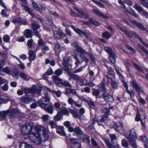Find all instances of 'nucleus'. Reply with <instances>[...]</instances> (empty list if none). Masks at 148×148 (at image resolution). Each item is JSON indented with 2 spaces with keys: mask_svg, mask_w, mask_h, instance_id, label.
<instances>
[{
  "mask_svg": "<svg viewBox=\"0 0 148 148\" xmlns=\"http://www.w3.org/2000/svg\"><path fill=\"white\" fill-rule=\"evenodd\" d=\"M118 28L122 32L124 33L128 37L131 38L133 35L135 38H137L138 40L141 42L142 44L145 47L148 49V43L144 41L142 38L140 37L138 35L135 33L132 34L128 30L125 29L120 26H118Z\"/></svg>",
  "mask_w": 148,
  "mask_h": 148,
  "instance_id": "1",
  "label": "nucleus"
},
{
  "mask_svg": "<svg viewBox=\"0 0 148 148\" xmlns=\"http://www.w3.org/2000/svg\"><path fill=\"white\" fill-rule=\"evenodd\" d=\"M33 124L31 122L25 123L22 126L21 130V133L24 135H27L33 133Z\"/></svg>",
  "mask_w": 148,
  "mask_h": 148,
  "instance_id": "2",
  "label": "nucleus"
},
{
  "mask_svg": "<svg viewBox=\"0 0 148 148\" xmlns=\"http://www.w3.org/2000/svg\"><path fill=\"white\" fill-rule=\"evenodd\" d=\"M52 78L53 82L59 87H62L63 86L69 88L72 87V85L68 81L65 80L63 82L62 79L56 76H53Z\"/></svg>",
  "mask_w": 148,
  "mask_h": 148,
  "instance_id": "3",
  "label": "nucleus"
},
{
  "mask_svg": "<svg viewBox=\"0 0 148 148\" xmlns=\"http://www.w3.org/2000/svg\"><path fill=\"white\" fill-rule=\"evenodd\" d=\"M133 87L135 88L136 90L138 92L139 94L140 98L139 99V101L141 105H144L146 103V101L144 99L140 97V93H142L143 92V91L142 89V88L140 87L137 83L133 81L131 82Z\"/></svg>",
  "mask_w": 148,
  "mask_h": 148,
  "instance_id": "4",
  "label": "nucleus"
},
{
  "mask_svg": "<svg viewBox=\"0 0 148 148\" xmlns=\"http://www.w3.org/2000/svg\"><path fill=\"white\" fill-rule=\"evenodd\" d=\"M45 95V97L40 99L38 102L40 106L43 108H45L50 103V98L48 94L46 92Z\"/></svg>",
  "mask_w": 148,
  "mask_h": 148,
  "instance_id": "5",
  "label": "nucleus"
},
{
  "mask_svg": "<svg viewBox=\"0 0 148 148\" xmlns=\"http://www.w3.org/2000/svg\"><path fill=\"white\" fill-rule=\"evenodd\" d=\"M23 90L24 92L27 94L29 93H39L41 91V90L40 88L36 87L34 85L30 88H24Z\"/></svg>",
  "mask_w": 148,
  "mask_h": 148,
  "instance_id": "6",
  "label": "nucleus"
},
{
  "mask_svg": "<svg viewBox=\"0 0 148 148\" xmlns=\"http://www.w3.org/2000/svg\"><path fill=\"white\" fill-rule=\"evenodd\" d=\"M70 130V132H73L77 136L82 135L84 134L83 130L79 126H76L74 128L73 127H71Z\"/></svg>",
  "mask_w": 148,
  "mask_h": 148,
  "instance_id": "7",
  "label": "nucleus"
},
{
  "mask_svg": "<svg viewBox=\"0 0 148 148\" xmlns=\"http://www.w3.org/2000/svg\"><path fill=\"white\" fill-rule=\"evenodd\" d=\"M103 99L107 102L112 103L114 101L113 96L106 92L103 93Z\"/></svg>",
  "mask_w": 148,
  "mask_h": 148,
  "instance_id": "8",
  "label": "nucleus"
},
{
  "mask_svg": "<svg viewBox=\"0 0 148 148\" xmlns=\"http://www.w3.org/2000/svg\"><path fill=\"white\" fill-rule=\"evenodd\" d=\"M32 142L34 143L37 145H40L42 142V139L40 136L38 134H36L32 138H31Z\"/></svg>",
  "mask_w": 148,
  "mask_h": 148,
  "instance_id": "9",
  "label": "nucleus"
},
{
  "mask_svg": "<svg viewBox=\"0 0 148 148\" xmlns=\"http://www.w3.org/2000/svg\"><path fill=\"white\" fill-rule=\"evenodd\" d=\"M139 12H142L143 15L145 16L146 18L148 17V13L145 11L141 6L138 5L137 4L135 3L133 6Z\"/></svg>",
  "mask_w": 148,
  "mask_h": 148,
  "instance_id": "10",
  "label": "nucleus"
},
{
  "mask_svg": "<svg viewBox=\"0 0 148 148\" xmlns=\"http://www.w3.org/2000/svg\"><path fill=\"white\" fill-rule=\"evenodd\" d=\"M71 45L75 48V50L77 52L80 53L82 54H85L86 53H87V52L80 47L77 42L73 43H72Z\"/></svg>",
  "mask_w": 148,
  "mask_h": 148,
  "instance_id": "11",
  "label": "nucleus"
},
{
  "mask_svg": "<svg viewBox=\"0 0 148 148\" xmlns=\"http://www.w3.org/2000/svg\"><path fill=\"white\" fill-rule=\"evenodd\" d=\"M54 36L55 38L58 39H61L62 36H66V35L61 30L58 29L54 32Z\"/></svg>",
  "mask_w": 148,
  "mask_h": 148,
  "instance_id": "12",
  "label": "nucleus"
},
{
  "mask_svg": "<svg viewBox=\"0 0 148 148\" xmlns=\"http://www.w3.org/2000/svg\"><path fill=\"white\" fill-rule=\"evenodd\" d=\"M93 13L96 15L99 16L103 18L106 19L109 18V16L101 12L98 9H93Z\"/></svg>",
  "mask_w": 148,
  "mask_h": 148,
  "instance_id": "13",
  "label": "nucleus"
},
{
  "mask_svg": "<svg viewBox=\"0 0 148 148\" xmlns=\"http://www.w3.org/2000/svg\"><path fill=\"white\" fill-rule=\"evenodd\" d=\"M132 23L137 28L141 30H145L147 29L141 23L136 21L134 20H131Z\"/></svg>",
  "mask_w": 148,
  "mask_h": 148,
  "instance_id": "14",
  "label": "nucleus"
},
{
  "mask_svg": "<svg viewBox=\"0 0 148 148\" xmlns=\"http://www.w3.org/2000/svg\"><path fill=\"white\" fill-rule=\"evenodd\" d=\"M106 62L104 63V65L107 68L109 73L110 75L114 76L115 75V73L114 69L109 65L108 64L109 63L108 61H106Z\"/></svg>",
  "mask_w": 148,
  "mask_h": 148,
  "instance_id": "15",
  "label": "nucleus"
},
{
  "mask_svg": "<svg viewBox=\"0 0 148 148\" xmlns=\"http://www.w3.org/2000/svg\"><path fill=\"white\" fill-rule=\"evenodd\" d=\"M69 111L70 112L75 118H80L81 116L78 113V110L76 108H74V109H69Z\"/></svg>",
  "mask_w": 148,
  "mask_h": 148,
  "instance_id": "16",
  "label": "nucleus"
},
{
  "mask_svg": "<svg viewBox=\"0 0 148 148\" xmlns=\"http://www.w3.org/2000/svg\"><path fill=\"white\" fill-rule=\"evenodd\" d=\"M36 52H34L33 50H30L29 51L28 59L30 61H34L36 59Z\"/></svg>",
  "mask_w": 148,
  "mask_h": 148,
  "instance_id": "17",
  "label": "nucleus"
},
{
  "mask_svg": "<svg viewBox=\"0 0 148 148\" xmlns=\"http://www.w3.org/2000/svg\"><path fill=\"white\" fill-rule=\"evenodd\" d=\"M109 118L107 115H103L101 116V119L98 121V125H99L103 126L102 123H107V121L109 120Z\"/></svg>",
  "mask_w": 148,
  "mask_h": 148,
  "instance_id": "18",
  "label": "nucleus"
},
{
  "mask_svg": "<svg viewBox=\"0 0 148 148\" xmlns=\"http://www.w3.org/2000/svg\"><path fill=\"white\" fill-rule=\"evenodd\" d=\"M74 9L77 11L79 14H77V15L80 18H82L84 17L88 18L89 17V16L88 14L85 13L84 12L80 11L79 9L76 8H74Z\"/></svg>",
  "mask_w": 148,
  "mask_h": 148,
  "instance_id": "19",
  "label": "nucleus"
},
{
  "mask_svg": "<svg viewBox=\"0 0 148 148\" xmlns=\"http://www.w3.org/2000/svg\"><path fill=\"white\" fill-rule=\"evenodd\" d=\"M113 126L116 131L119 132L120 130H122L123 124L121 123H113Z\"/></svg>",
  "mask_w": 148,
  "mask_h": 148,
  "instance_id": "20",
  "label": "nucleus"
},
{
  "mask_svg": "<svg viewBox=\"0 0 148 148\" xmlns=\"http://www.w3.org/2000/svg\"><path fill=\"white\" fill-rule=\"evenodd\" d=\"M70 26L76 32L79 34L80 36H82V35H83L84 36L86 35V33L85 31H83L79 29H77L73 25H71Z\"/></svg>",
  "mask_w": 148,
  "mask_h": 148,
  "instance_id": "21",
  "label": "nucleus"
},
{
  "mask_svg": "<svg viewBox=\"0 0 148 148\" xmlns=\"http://www.w3.org/2000/svg\"><path fill=\"white\" fill-rule=\"evenodd\" d=\"M108 79L110 80L111 86L113 88L117 89L118 88V83L115 81L114 78L108 77Z\"/></svg>",
  "mask_w": 148,
  "mask_h": 148,
  "instance_id": "22",
  "label": "nucleus"
},
{
  "mask_svg": "<svg viewBox=\"0 0 148 148\" xmlns=\"http://www.w3.org/2000/svg\"><path fill=\"white\" fill-rule=\"evenodd\" d=\"M137 137V134L134 128L132 129L130 131V135L127 137V138L133 139L136 138Z\"/></svg>",
  "mask_w": 148,
  "mask_h": 148,
  "instance_id": "23",
  "label": "nucleus"
},
{
  "mask_svg": "<svg viewBox=\"0 0 148 148\" xmlns=\"http://www.w3.org/2000/svg\"><path fill=\"white\" fill-rule=\"evenodd\" d=\"M6 111L7 114H8V116L11 118L14 117L15 116V114L17 112L16 110L14 109L8 110H6Z\"/></svg>",
  "mask_w": 148,
  "mask_h": 148,
  "instance_id": "24",
  "label": "nucleus"
},
{
  "mask_svg": "<svg viewBox=\"0 0 148 148\" xmlns=\"http://www.w3.org/2000/svg\"><path fill=\"white\" fill-rule=\"evenodd\" d=\"M21 101L25 103H28L32 100V98L30 97L23 96L20 98Z\"/></svg>",
  "mask_w": 148,
  "mask_h": 148,
  "instance_id": "25",
  "label": "nucleus"
},
{
  "mask_svg": "<svg viewBox=\"0 0 148 148\" xmlns=\"http://www.w3.org/2000/svg\"><path fill=\"white\" fill-rule=\"evenodd\" d=\"M57 132L63 136H65L66 135L64 130V127L62 126H58L57 128Z\"/></svg>",
  "mask_w": 148,
  "mask_h": 148,
  "instance_id": "26",
  "label": "nucleus"
},
{
  "mask_svg": "<svg viewBox=\"0 0 148 148\" xmlns=\"http://www.w3.org/2000/svg\"><path fill=\"white\" fill-rule=\"evenodd\" d=\"M68 75L70 77L74 80L77 81H79L80 78V77L79 75L73 73L71 72H69L68 73Z\"/></svg>",
  "mask_w": 148,
  "mask_h": 148,
  "instance_id": "27",
  "label": "nucleus"
},
{
  "mask_svg": "<svg viewBox=\"0 0 148 148\" xmlns=\"http://www.w3.org/2000/svg\"><path fill=\"white\" fill-rule=\"evenodd\" d=\"M32 32L31 30L27 29L25 30L24 32V36L27 38H32Z\"/></svg>",
  "mask_w": 148,
  "mask_h": 148,
  "instance_id": "28",
  "label": "nucleus"
},
{
  "mask_svg": "<svg viewBox=\"0 0 148 148\" xmlns=\"http://www.w3.org/2000/svg\"><path fill=\"white\" fill-rule=\"evenodd\" d=\"M21 5L23 7L24 9L25 10L26 12H28V13L31 16L33 17L34 16V14L32 12V10L30 8L26 5Z\"/></svg>",
  "mask_w": 148,
  "mask_h": 148,
  "instance_id": "29",
  "label": "nucleus"
},
{
  "mask_svg": "<svg viewBox=\"0 0 148 148\" xmlns=\"http://www.w3.org/2000/svg\"><path fill=\"white\" fill-rule=\"evenodd\" d=\"M99 88L100 90L104 92H106V89L105 87V79L104 78L103 81L101 82Z\"/></svg>",
  "mask_w": 148,
  "mask_h": 148,
  "instance_id": "30",
  "label": "nucleus"
},
{
  "mask_svg": "<svg viewBox=\"0 0 148 148\" xmlns=\"http://www.w3.org/2000/svg\"><path fill=\"white\" fill-rule=\"evenodd\" d=\"M105 141L106 145L108 148H120L119 145L118 144H117L113 147L112 144L108 140H106Z\"/></svg>",
  "mask_w": 148,
  "mask_h": 148,
  "instance_id": "31",
  "label": "nucleus"
},
{
  "mask_svg": "<svg viewBox=\"0 0 148 148\" xmlns=\"http://www.w3.org/2000/svg\"><path fill=\"white\" fill-rule=\"evenodd\" d=\"M54 108L53 106L49 105L47 108H44L45 110L47 112L50 114H52L53 112V110Z\"/></svg>",
  "mask_w": 148,
  "mask_h": 148,
  "instance_id": "32",
  "label": "nucleus"
},
{
  "mask_svg": "<svg viewBox=\"0 0 148 148\" xmlns=\"http://www.w3.org/2000/svg\"><path fill=\"white\" fill-rule=\"evenodd\" d=\"M19 146L20 148H33L30 145L24 142L21 143Z\"/></svg>",
  "mask_w": 148,
  "mask_h": 148,
  "instance_id": "33",
  "label": "nucleus"
},
{
  "mask_svg": "<svg viewBox=\"0 0 148 148\" xmlns=\"http://www.w3.org/2000/svg\"><path fill=\"white\" fill-rule=\"evenodd\" d=\"M125 10L131 15L135 16L138 19L139 18V16L138 15L136 14L133 10H129L127 8L126 9H125Z\"/></svg>",
  "mask_w": 148,
  "mask_h": 148,
  "instance_id": "34",
  "label": "nucleus"
},
{
  "mask_svg": "<svg viewBox=\"0 0 148 148\" xmlns=\"http://www.w3.org/2000/svg\"><path fill=\"white\" fill-rule=\"evenodd\" d=\"M27 45L29 48L30 49L33 48L34 46V42L32 39L29 40L27 42Z\"/></svg>",
  "mask_w": 148,
  "mask_h": 148,
  "instance_id": "35",
  "label": "nucleus"
},
{
  "mask_svg": "<svg viewBox=\"0 0 148 148\" xmlns=\"http://www.w3.org/2000/svg\"><path fill=\"white\" fill-rule=\"evenodd\" d=\"M74 59H75L76 61L75 63V64L76 65L75 68L79 66V64L82 63V61L79 59L77 55H76L74 56Z\"/></svg>",
  "mask_w": 148,
  "mask_h": 148,
  "instance_id": "36",
  "label": "nucleus"
},
{
  "mask_svg": "<svg viewBox=\"0 0 148 148\" xmlns=\"http://www.w3.org/2000/svg\"><path fill=\"white\" fill-rule=\"evenodd\" d=\"M109 58L111 62L114 64L116 62V58L115 53H113L112 54L110 55Z\"/></svg>",
  "mask_w": 148,
  "mask_h": 148,
  "instance_id": "37",
  "label": "nucleus"
},
{
  "mask_svg": "<svg viewBox=\"0 0 148 148\" xmlns=\"http://www.w3.org/2000/svg\"><path fill=\"white\" fill-rule=\"evenodd\" d=\"M80 60H81L82 62L84 61H85L86 62V64L85 66H86L89 61L88 58L87 57H85V56L82 55V54L80 55Z\"/></svg>",
  "mask_w": 148,
  "mask_h": 148,
  "instance_id": "38",
  "label": "nucleus"
},
{
  "mask_svg": "<svg viewBox=\"0 0 148 148\" xmlns=\"http://www.w3.org/2000/svg\"><path fill=\"white\" fill-rule=\"evenodd\" d=\"M7 115V112L6 111L0 112V121L5 119Z\"/></svg>",
  "mask_w": 148,
  "mask_h": 148,
  "instance_id": "39",
  "label": "nucleus"
},
{
  "mask_svg": "<svg viewBox=\"0 0 148 148\" xmlns=\"http://www.w3.org/2000/svg\"><path fill=\"white\" fill-rule=\"evenodd\" d=\"M89 21L91 24L96 26H99L100 25V23L98 21L91 18H89Z\"/></svg>",
  "mask_w": 148,
  "mask_h": 148,
  "instance_id": "40",
  "label": "nucleus"
},
{
  "mask_svg": "<svg viewBox=\"0 0 148 148\" xmlns=\"http://www.w3.org/2000/svg\"><path fill=\"white\" fill-rule=\"evenodd\" d=\"M19 75L24 80L28 81L29 79V77L24 72L21 73Z\"/></svg>",
  "mask_w": 148,
  "mask_h": 148,
  "instance_id": "41",
  "label": "nucleus"
},
{
  "mask_svg": "<svg viewBox=\"0 0 148 148\" xmlns=\"http://www.w3.org/2000/svg\"><path fill=\"white\" fill-rule=\"evenodd\" d=\"M142 141L143 142L144 144V146L145 148H148V146L147 143L148 142V140L146 136H142L140 137Z\"/></svg>",
  "mask_w": 148,
  "mask_h": 148,
  "instance_id": "42",
  "label": "nucleus"
},
{
  "mask_svg": "<svg viewBox=\"0 0 148 148\" xmlns=\"http://www.w3.org/2000/svg\"><path fill=\"white\" fill-rule=\"evenodd\" d=\"M129 142L133 148H137V146L135 141V139H128Z\"/></svg>",
  "mask_w": 148,
  "mask_h": 148,
  "instance_id": "43",
  "label": "nucleus"
},
{
  "mask_svg": "<svg viewBox=\"0 0 148 148\" xmlns=\"http://www.w3.org/2000/svg\"><path fill=\"white\" fill-rule=\"evenodd\" d=\"M140 3L148 9V0H139Z\"/></svg>",
  "mask_w": 148,
  "mask_h": 148,
  "instance_id": "44",
  "label": "nucleus"
},
{
  "mask_svg": "<svg viewBox=\"0 0 148 148\" xmlns=\"http://www.w3.org/2000/svg\"><path fill=\"white\" fill-rule=\"evenodd\" d=\"M79 84L81 86H86L87 85V80L86 79L80 78L79 80Z\"/></svg>",
  "mask_w": 148,
  "mask_h": 148,
  "instance_id": "45",
  "label": "nucleus"
},
{
  "mask_svg": "<svg viewBox=\"0 0 148 148\" xmlns=\"http://www.w3.org/2000/svg\"><path fill=\"white\" fill-rule=\"evenodd\" d=\"M45 64H50L51 66H54L55 64V62L54 60H50L48 59H46L45 60Z\"/></svg>",
  "mask_w": 148,
  "mask_h": 148,
  "instance_id": "46",
  "label": "nucleus"
},
{
  "mask_svg": "<svg viewBox=\"0 0 148 148\" xmlns=\"http://www.w3.org/2000/svg\"><path fill=\"white\" fill-rule=\"evenodd\" d=\"M102 36L107 39H109L111 35L110 33L107 31L104 32L102 33Z\"/></svg>",
  "mask_w": 148,
  "mask_h": 148,
  "instance_id": "47",
  "label": "nucleus"
},
{
  "mask_svg": "<svg viewBox=\"0 0 148 148\" xmlns=\"http://www.w3.org/2000/svg\"><path fill=\"white\" fill-rule=\"evenodd\" d=\"M10 68L8 66H5L2 70V71L3 72L9 75L10 74Z\"/></svg>",
  "mask_w": 148,
  "mask_h": 148,
  "instance_id": "48",
  "label": "nucleus"
},
{
  "mask_svg": "<svg viewBox=\"0 0 148 148\" xmlns=\"http://www.w3.org/2000/svg\"><path fill=\"white\" fill-rule=\"evenodd\" d=\"M133 65L134 66V67L136 68V69L138 70L139 71L142 73H143V69L138 64L134 62L133 63Z\"/></svg>",
  "mask_w": 148,
  "mask_h": 148,
  "instance_id": "49",
  "label": "nucleus"
},
{
  "mask_svg": "<svg viewBox=\"0 0 148 148\" xmlns=\"http://www.w3.org/2000/svg\"><path fill=\"white\" fill-rule=\"evenodd\" d=\"M105 50L109 54V56L112 54L113 53H114L112 51V49L110 47H105Z\"/></svg>",
  "mask_w": 148,
  "mask_h": 148,
  "instance_id": "50",
  "label": "nucleus"
},
{
  "mask_svg": "<svg viewBox=\"0 0 148 148\" xmlns=\"http://www.w3.org/2000/svg\"><path fill=\"white\" fill-rule=\"evenodd\" d=\"M91 142L93 146L96 148H101L98 145L96 141L93 138H91Z\"/></svg>",
  "mask_w": 148,
  "mask_h": 148,
  "instance_id": "51",
  "label": "nucleus"
},
{
  "mask_svg": "<svg viewBox=\"0 0 148 148\" xmlns=\"http://www.w3.org/2000/svg\"><path fill=\"white\" fill-rule=\"evenodd\" d=\"M31 26L33 30H37L39 29L40 26L39 24H36L35 23H32Z\"/></svg>",
  "mask_w": 148,
  "mask_h": 148,
  "instance_id": "52",
  "label": "nucleus"
},
{
  "mask_svg": "<svg viewBox=\"0 0 148 148\" xmlns=\"http://www.w3.org/2000/svg\"><path fill=\"white\" fill-rule=\"evenodd\" d=\"M82 140L84 141L86 140H88L89 142H90V137L87 135L86 134H85L84 133L82 135Z\"/></svg>",
  "mask_w": 148,
  "mask_h": 148,
  "instance_id": "53",
  "label": "nucleus"
},
{
  "mask_svg": "<svg viewBox=\"0 0 148 148\" xmlns=\"http://www.w3.org/2000/svg\"><path fill=\"white\" fill-rule=\"evenodd\" d=\"M87 103L89 105L90 108L95 109V106L93 102L91 100H88V101H87Z\"/></svg>",
  "mask_w": 148,
  "mask_h": 148,
  "instance_id": "54",
  "label": "nucleus"
},
{
  "mask_svg": "<svg viewBox=\"0 0 148 148\" xmlns=\"http://www.w3.org/2000/svg\"><path fill=\"white\" fill-rule=\"evenodd\" d=\"M63 73V70L62 69H58L56 70L55 72V74L57 76V77L61 75Z\"/></svg>",
  "mask_w": 148,
  "mask_h": 148,
  "instance_id": "55",
  "label": "nucleus"
},
{
  "mask_svg": "<svg viewBox=\"0 0 148 148\" xmlns=\"http://www.w3.org/2000/svg\"><path fill=\"white\" fill-rule=\"evenodd\" d=\"M90 88L88 87H86L82 88L81 89L82 92H85L86 93H89L90 92Z\"/></svg>",
  "mask_w": 148,
  "mask_h": 148,
  "instance_id": "56",
  "label": "nucleus"
},
{
  "mask_svg": "<svg viewBox=\"0 0 148 148\" xmlns=\"http://www.w3.org/2000/svg\"><path fill=\"white\" fill-rule=\"evenodd\" d=\"M100 93V92L99 90L96 89L94 90L92 92V95L96 97L98 96Z\"/></svg>",
  "mask_w": 148,
  "mask_h": 148,
  "instance_id": "57",
  "label": "nucleus"
},
{
  "mask_svg": "<svg viewBox=\"0 0 148 148\" xmlns=\"http://www.w3.org/2000/svg\"><path fill=\"white\" fill-rule=\"evenodd\" d=\"M92 1L95 3L98 6L101 8H104V5L101 2L95 1V0H92Z\"/></svg>",
  "mask_w": 148,
  "mask_h": 148,
  "instance_id": "58",
  "label": "nucleus"
},
{
  "mask_svg": "<svg viewBox=\"0 0 148 148\" xmlns=\"http://www.w3.org/2000/svg\"><path fill=\"white\" fill-rule=\"evenodd\" d=\"M61 118L62 115L60 112L58 113L56 116L54 117V120L56 121L60 120Z\"/></svg>",
  "mask_w": 148,
  "mask_h": 148,
  "instance_id": "59",
  "label": "nucleus"
},
{
  "mask_svg": "<svg viewBox=\"0 0 148 148\" xmlns=\"http://www.w3.org/2000/svg\"><path fill=\"white\" fill-rule=\"evenodd\" d=\"M64 125L68 128L69 131L70 132V129L71 127H73L70 126V123L69 121H67L64 122Z\"/></svg>",
  "mask_w": 148,
  "mask_h": 148,
  "instance_id": "60",
  "label": "nucleus"
},
{
  "mask_svg": "<svg viewBox=\"0 0 148 148\" xmlns=\"http://www.w3.org/2000/svg\"><path fill=\"white\" fill-rule=\"evenodd\" d=\"M121 143L122 146L125 148L127 147L129 145V144L125 139L122 140Z\"/></svg>",
  "mask_w": 148,
  "mask_h": 148,
  "instance_id": "61",
  "label": "nucleus"
},
{
  "mask_svg": "<svg viewBox=\"0 0 148 148\" xmlns=\"http://www.w3.org/2000/svg\"><path fill=\"white\" fill-rule=\"evenodd\" d=\"M4 41L5 42H8L10 40V36L8 35H5L3 37Z\"/></svg>",
  "mask_w": 148,
  "mask_h": 148,
  "instance_id": "62",
  "label": "nucleus"
},
{
  "mask_svg": "<svg viewBox=\"0 0 148 148\" xmlns=\"http://www.w3.org/2000/svg\"><path fill=\"white\" fill-rule=\"evenodd\" d=\"M19 18H20L19 20V23L25 25L27 24V21L25 19H23L21 17H19Z\"/></svg>",
  "mask_w": 148,
  "mask_h": 148,
  "instance_id": "63",
  "label": "nucleus"
},
{
  "mask_svg": "<svg viewBox=\"0 0 148 148\" xmlns=\"http://www.w3.org/2000/svg\"><path fill=\"white\" fill-rule=\"evenodd\" d=\"M49 124L51 126V128L52 129H53L56 127L57 128L58 127L56 123H55L52 121L50 122Z\"/></svg>",
  "mask_w": 148,
  "mask_h": 148,
  "instance_id": "64",
  "label": "nucleus"
}]
</instances>
